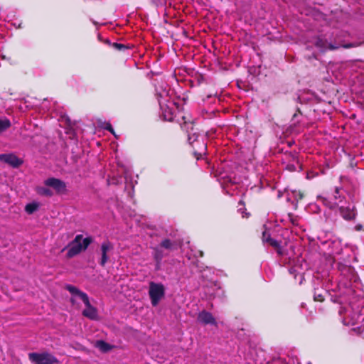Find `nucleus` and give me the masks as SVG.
Instances as JSON below:
<instances>
[{"mask_svg":"<svg viewBox=\"0 0 364 364\" xmlns=\"http://www.w3.org/2000/svg\"><path fill=\"white\" fill-rule=\"evenodd\" d=\"M242 218H248L250 215V213L246 212V209H245V210L242 211Z\"/></svg>","mask_w":364,"mask_h":364,"instance_id":"nucleus-28","label":"nucleus"},{"mask_svg":"<svg viewBox=\"0 0 364 364\" xmlns=\"http://www.w3.org/2000/svg\"><path fill=\"white\" fill-rule=\"evenodd\" d=\"M96 346L103 352H107L111 349L110 345L102 340L98 341Z\"/></svg>","mask_w":364,"mask_h":364,"instance_id":"nucleus-18","label":"nucleus"},{"mask_svg":"<svg viewBox=\"0 0 364 364\" xmlns=\"http://www.w3.org/2000/svg\"><path fill=\"white\" fill-rule=\"evenodd\" d=\"M38 205L37 203H28L25 207V210L28 214H32L37 210Z\"/></svg>","mask_w":364,"mask_h":364,"instance_id":"nucleus-19","label":"nucleus"},{"mask_svg":"<svg viewBox=\"0 0 364 364\" xmlns=\"http://www.w3.org/2000/svg\"><path fill=\"white\" fill-rule=\"evenodd\" d=\"M296 117H297V114H294L293 117L295 118Z\"/></svg>","mask_w":364,"mask_h":364,"instance_id":"nucleus-32","label":"nucleus"},{"mask_svg":"<svg viewBox=\"0 0 364 364\" xmlns=\"http://www.w3.org/2000/svg\"><path fill=\"white\" fill-rule=\"evenodd\" d=\"M287 169L291 172H293L296 171V167L294 164H288L287 166Z\"/></svg>","mask_w":364,"mask_h":364,"instance_id":"nucleus-26","label":"nucleus"},{"mask_svg":"<svg viewBox=\"0 0 364 364\" xmlns=\"http://www.w3.org/2000/svg\"><path fill=\"white\" fill-rule=\"evenodd\" d=\"M364 44L363 41L354 42L350 43L343 44L341 46H334L333 44L328 43V41L321 36H318L314 42V46L318 48L321 52L325 53L327 50H334L340 47L346 49L355 48Z\"/></svg>","mask_w":364,"mask_h":364,"instance_id":"nucleus-2","label":"nucleus"},{"mask_svg":"<svg viewBox=\"0 0 364 364\" xmlns=\"http://www.w3.org/2000/svg\"><path fill=\"white\" fill-rule=\"evenodd\" d=\"M239 205H245V202L243 200H240L239 201Z\"/></svg>","mask_w":364,"mask_h":364,"instance_id":"nucleus-30","label":"nucleus"},{"mask_svg":"<svg viewBox=\"0 0 364 364\" xmlns=\"http://www.w3.org/2000/svg\"><path fill=\"white\" fill-rule=\"evenodd\" d=\"M165 289L162 284L151 282L149 284V295L151 304L156 306L164 296Z\"/></svg>","mask_w":364,"mask_h":364,"instance_id":"nucleus-4","label":"nucleus"},{"mask_svg":"<svg viewBox=\"0 0 364 364\" xmlns=\"http://www.w3.org/2000/svg\"><path fill=\"white\" fill-rule=\"evenodd\" d=\"M288 217L293 225H297V218L293 213H289Z\"/></svg>","mask_w":364,"mask_h":364,"instance_id":"nucleus-24","label":"nucleus"},{"mask_svg":"<svg viewBox=\"0 0 364 364\" xmlns=\"http://www.w3.org/2000/svg\"><path fill=\"white\" fill-rule=\"evenodd\" d=\"M167 255L168 254L164 251V249L161 247V245H159V246L153 248V256L156 263L157 269L159 268L163 258Z\"/></svg>","mask_w":364,"mask_h":364,"instance_id":"nucleus-13","label":"nucleus"},{"mask_svg":"<svg viewBox=\"0 0 364 364\" xmlns=\"http://www.w3.org/2000/svg\"><path fill=\"white\" fill-rule=\"evenodd\" d=\"M105 129L106 130L109 131L112 134H113L114 135H115L114 132V129H113V128H112V124H111L110 123H107V124H106V126H105Z\"/></svg>","mask_w":364,"mask_h":364,"instance_id":"nucleus-25","label":"nucleus"},{"mask_svg":"<svg viewBox=\"0 0 364 364\" xmlns=\"http://www.w3.org/2000/svg\"><path fill=\"white\" fill-rule=\"evenodd\" d=\"M197 321L203 325H213L218 326V323L210 312L203 310L198 313Z\"/></svg>","mask_w":364,"mask_h":364,"instance_id":"nucleus-7","label":"nucleus"},{"mask_svg":"<svg viewBox=\"0 0 364 364\" xmlns=\"http://www.w3.org/2000/svg\"><path fill=\"white\" fill-rule=\"evenodd\" d=\"M93 242L92 237H87L83 239L82 235H77L66 248H68L66 256L72 258L80 254L82 251L87 250L88 246Z\"/></svg>","mask_w":364,"mask_h":364,"instance_id":"nucleus-1","label":"nucleus"},{"mask_svg":"<svg viewBox=\"0 0 364 364\" xmlns=\"http://www.w3.org/2000/svg\"><path fill=\"white\" fill-rule=\"evenodd\" d=\"M338 210L341 216L346 221L354 220L358 214L355 206H353L352 208L340 206Z\"/></svg>","mask_w":364,"mask_h":364,"instance_id":"nucleus-9","label":"nucleus"},{"mask_svg":"<svg viewBox=\"0 0 364 364\" xmlns=\"http://www.w3.org/2000/svg\"><path fill=\"white\" fill-rule=\"evenodd\" d=\"M323 204L330 209H334L338 205V201H332L324 197H319Z\"/></svg>","mask_w":364,"mask_h":364,"instance_id":"nucleus-17","label":"nucleus"},{"mask_svg":"<svg viewBox=\"0 0 364 364\" xmlns=\"http://www.w3.org/2000/svg\"><path fill=\"white\" fill-rule=\"evenodd\" d=\"M314 300L315 301L323 302L324 301V296L322 293H319L315 291L314 294Z\"/></svg>","mask_w":364,"mask_h":364,"instance_id":"nucleus-23","label":"nucleus"},{"mask_svg":"<svg viewBox=\"0 0 364 364\" xmlns=\"http://www.w3.org/2000/svg\"><path fill=\"white\" fill-rule=\"evenodd\" d=\"M11 127V122L9 119L5 118V119H0V134L3 132L6 131Z\"/></svg>","mask_w":364,"mask_h":364,"instance_id":"nucleus-16","label":"nucleus"},{"mask_svg":"<svg viewBox=\"0 0 364 364\" xmlns=\"http://www.w3.org/2000/svg\"><path fill=\"white\" fill-rule=\"evenodd\" d=\"M333 198V201H337L338 200V202H341L344 198V196L340 194V188L338 187H336L334 189Z\"/></svg>","mask_w":364,"mask_h":364,"instance_id":"nucleus-21","label":"nucleus"},{"mask_svg":"<svg viewBox=\"0 0 364 364\" xmlns=\"http://www.w3.org/2000/svg\"><path fill=\"white\" fill-rule=\"evenodd\" d=\"M292 194H293L294 198L297 202L301 200L304 198V193L302 191H296V190H294V191H292Z\"/></svg>","mask_w":364,"mask_h":364,"instance_id":"nucleus-22","label":"nucleus"},{"mask_svg":"<svg viewBox=\"0 0 364 364\" xmlns=\"http://www.w3.org/2000/svg\"><path fill=\"white\" fill-rule=\"evenodd\" d=\"M44 184L46 186L52 188L58 195H63L67 193L66 183L61 179L50 177L44 181Z\"/></svg>","mask_w":364,"mask_h":364,"instance_id":"nucleus-5","label":"nucleus"},{"mask_svg":"<svg viewBox=\"0 0 364 364\" xmlns=\"http://www.w3.org/2000/svg\"><path fill=\"white\" fill-rule=\"evenodd\" d=\"M82 315L92 320H96L97 318V310L95 307L92 306L90 308H85L82 311Z\"/></svg>","mask_w":364,"mask_h":364,"instance_id":"nucleus-14","label":"nucleus"},{"mask_svg":"<svg viewBox=\"0 0 364 364\" xmlns=\"http://www.w3.org/2000/svg\"><path fill=\"white\" fill-rule=\"evenodd\" d=\"M113 249V245L109 241H105L101 245V259L100 264L102 267H105L106 263L109 260L107 252Z\"/></svg>","mask_w":364,"mask_h":364,"instance_id":"nucleus-10","label":"nucleus"},{"mask_svg":"<svg viewBox=\"0 0 364 364\" xmlns=\"http://www.w3.org/2000/svg\"><path fill=\"white\" fill-rule=\"evenodd\" d=\"M29 360L33 364H56L58 360L51 353H30L28 354Z\"/></svg>","mask_w":364,"mask_h":364,"instance_id":"nucleus-3","label":"nucleus"},{"mask_svg":"<svg viewBox=\"0 0 364 364\" xmlns=\"http://www.w3.org/2000/svg\"><path fill=\"white\" fill-rule=\"evenodd\" d=\"M355 230L356 231H362V230H364V228H363V225H361V224H357V225L355 226Z\"/></svg>","mask_w":364,"mask_h":364,"instance_id":"nucleus-27","label":"nucleus"},{"mask_svg":"<svg viewBox=\"0 0 364 364\" xmlns=\"http://www.w3.org/2000/svg\"><path fill=\"white\" fill-rule=\"evenodd\" d=\"M36 192L38 195L46 197H52L53 192L47 186H39L36 188Z\"/></svg>","mask_w":364,"mask_h":364,"instance_id":"nucleus-15","label":"nucleus"},{"mask_svg":"<svg viewBox=\"0 0 364 364\" xmlns=\"http://www.w3.org/2000/svg\"><path fill=\"white\" fill-rule=\"evenodd\" d=\"M65 289L68 290L73 296H76L80 299L85 304L86 308L92 306L90 302L87 294L80 290L77 287L71 284H66Z\"/></svg>","mask_w":364,"mask_h":364,"instance_id":"nucleus-6","label":"nucleus"},{"mask_svg":"<svg viewBox=\"0 0 364 364\" xmlns=\"http://www.w3.org/2000/svg\"><path fill=\"white\" fill-rule=\"evenodd\" d=\"M262 239L263 242H267L269 245L274 247L279 255L282 254L280 243L277 240L272 238L269 233L266 231L263 232Z\"/></svg>","mask_w":364,"mask_h":364,"instance_id":"nucleus-12","label":"nucleus"},{"mask_svg":"<svg viewBox=\"0 0 364 364\" xmlns=\"http://www.w3.org/2000/svg\"><path fill=\"white\" fill-rule=\"evenodd\" d=\"M181 243L182 242L179 240H174L172 241L168 238H165L162 240L159 245L166 250L173 251L177 250L178 247L181 246Z\"/></svg>","mask_w":364,"mask_h":364,"instance_id":"nucleus-11","label":"nucleus"},{"mask_svg":"<svg viewBox=\"0 0 364 364\" xmlns=\"http://www.w3.org/2000/svg\"><path fill=\"white\" fill-rule=\"evenodd\" d=\"M70 302L73 304H75V300L73 297L70 298Z\"/></svg>","mask_w":364,"mask_h":364,"instance_id":"nucleus-29","label":"nucleus"},{"mask_svg":"<svg viewBox=\"0 0 364 364\" xmlns=\"http://www.w3.org/2000/svg\"><path fill=\"white\" fill-rule=\"evenodd\" d=\"M0 161L12 166L18 168L23 164V160L17 157L14 154H0Z\"/></svg>","mask_w":364,"mask_h":364,"instance_id":"nucleus-8","label":"nucleus"},{"mask_svg":"<svg viewBox=\"0 0 364 364\" xmlns=\"http://www.w3.org/2000/svg\"><path fill=\"white\" fill-rule=\"evenodd\" d=\"M112 46L113 48L119 51H124L129 48V46L118 43H113L112 44Z\"/></svg>","mask_w":364,"mask_h":364,"instance_id":"nucleus-20","label":"nucleus"},{"mask_svg":"<svg viewBox=\"0 0 364 364\" xmlns=\"http://www.w3.org/2000/svg\"><path fill=\"white\" fill-rule=\"evenodd\" d=\"M105 43H108V44H111L110 41L109 40H106L105 41Z\"/></svg>","mask_w":364,"mask_h":364,"instance_id":"nucleus-31","label":"nucleus"}]
</instances>
